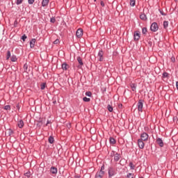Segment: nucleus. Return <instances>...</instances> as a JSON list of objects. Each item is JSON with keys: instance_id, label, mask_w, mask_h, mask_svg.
Masks as SVG:
<instances>
[{"instance_id": "ea45409f", "label": "nucleus", "mask_w": 178, "mask_h": 178, "mask_svg": "<svg viewBox=\"0 0 178 178\" xmlns=\"http://www.w3.org/2000/svg\"><path fill=\"white\" fill-rule=\"evenodd\" d=\"M54 44H59V39H56L54 42Z\"/></svg>"}, {"instance_id": "1a4fd4ad", "label": "nucleus", "mask_w": 178, "mask_h": 178, "mask_svg": "<svg viewBox=\"0 0 178 178\" xmlns=\"http://www.w3.org/2000/svg\"><path fill=\"white\" fill-rule=\"evenodd\" d=\"M138 147H139V148H140V149H143L145 145V144L144 143V140H142L141 139L138 140Z\"/></svg>"}, {"instance_id": "423d86ee", "label": "nucleus", "mask_w": 178, "mask_h": 178, "mask_svg": "<svg viewBox=\"0 0 178 178\" xmlns=\"http://www.w3.org/2000/svg\"><path fill=\"white\" fill-rule=\"evenodd\" d=\"M105 175V171L99 170L95 175V178H102Z\"/></svg>"}, {"instance_id": "f3484780", "label": "nucleus", "mask_w": 178, "mask_h": 178, "mask_svg": "<svg viewBox=\"0 0 178 178\" xmlns=\"http://www.w3.org/2000/svg\"><path fill=\"white\" fill-rule=\"evenodd\" d=\"M48 141L50 144H54L55 139L54 138V136H50L48 138Z\"/></svg>"}, {"instance_id": "49530a36", "label": "nucleus", "mask_w": 178, "mask_h": 178, "mask_svg": "<svg viewBox=\"0 0 178 178\" xmlns=\"http://www.w3.org/2000/svg\"><path fill=\"white\" fill-rule=\"evenodd\" d=\"M25 176H26V177H30V172H26Z\"/></svg>"}, {"instance_id": "72a5a7b5", "label": "nucleus", "mask_w": 178, "mask_h": 178, "mask_svg": "<svg viewBox=\"0 0 178 178\" xmlns=\"http://www.w3.org/2000/svg\"><path fill=\"white\" fill-rule=\"evenodd\" d=\"M27 39V35H23L21 38V40H22V41H26V40Z\"/></svg>"}, {"instance_id": "c756f323", "label": "nucleus", "mask_w": 178, "mask_h": 178, "mask_svg": "<svg viewBox=\"0 0 178 178\" xmlns=\"http://www.w3.org/2000/svg\"><path fill=\"white\" fill-rule=\"evenodd\" d=\"M85 95H86V97H92V93L90 91H88L85 93Z\"/></svg>"}, {"instance_id": "f03ea898", "label": "nucleus", "mask_w": 178, "mask_h": 178, "mask_svg": "<svg viewBox=\"0 0 178 178\" xmlns=\"http://www.w3.org/2000/svg\"><path fill=\"white\" fill-rule=\"evenodd\" d=\"M138 111L139 112H143V106H144V100L140 99L137 104Z\"/></svg>"}, {"instance_id": "f257e3e1", "label": "nucleus", "mask_w": 178, "mask_h": 178, "mask_svg": "<svg viewBox=\"0 0 178 178\" xmlns=\"http://www.w3.org/2000/svg\"><path fill=\"white\" fill-rule=\"evenodd\" d=\"M108 177H113V176L116 175V171L115 170V168L110 167L108 169Z\"/></svg>"}, {"instance_id": "9b49d317", "label": "nucleus", "mask_w": 178, "mask_h": 178, "mask_svg": "<svg viewBox=\"0 0 178 178\" xmlns=\"http://www.w3.org/2000/svg\"><path fill=\"white\" fill-rule=\"evenodd\" d=\"M50 173H51V175H57L58 174V168L56 167H51L50 168Z\"/></svg>"}, {"instance_id": "6e6552de", "label": "nucleus", "mask_w": 178, "mask_h": 178, "mask_svg": "<svg viewBox=\"0 0 178 178\" xmlns=\"http://www.w3.org/2000/svg\"><path fill=\"white\" fill-rule=\"evenodd\" d=\"M113 152V154H111V156L114 155L115 162H119V160L120 159V154H118V153L115 154V152Z\"/></svg>"}, {"instance_id": "2eb2a0df", "label": "nucleus", "mask_w": 178, "mask_h": 178, "mask_svg": "<svg viewBox=\"0 0 178 178\" xmlns=\"http://www.w3.org/2000/svg\"><path fill=\"white\" fill-rule=\"evenodd\" d=\"M48 3H49V0L42 1V6H43V8H45V6H48Z\"/></svg>"}, {"instance_id": "3c124183", "label": "nucleus", "mask_w": 178, "mask_h": 178, "mask_svg": "<svg viewBox=\"0 0 178 178\" xmlns=\"http://www.w3.org/2000/svg\"><path fill=\"white\" fill-rule=\"evenodd\" d=\"M15 24H17V22L16 21L15 22Z\"/></svg>"}, {"instance_id": "a878e982", "label": "nucleus", "mask_w": 178, "mask_h": 178, "mask_svg": "<svg viewBox=\"0 0 178 178\" xmlns=\"http://www.w3.org/2000/svg\"><path fill=\"white\" fill-rule=\"evenodd\" d=\"M29 69V65H27V63H25L24 65V72H26V73H27L28 72V70Z\"/></svg>"}, {"instance_id": "dca6fc26", "label": "nucleus", "mask_w": 178, "mask_h": 178, "mask_svg": "<svg viewBox=\"0 0 178 178\" xmlns=\"http://www.w3.org/2000/svg\"><path fill=\"white\" fill-rule=\"evenodd\" d=\"M23 126H24V122L22 121V120H20L19 122H18V127L19 129H22L23 128Z\"/></svg>"}, {"instance_id": "a19ab883", "label": "nucleus", "mask_w": 178, "mask_h": 178, "mask_svg": "<svg viewBox=\"0 0 178 178\" xmlns=\"http://www.w3.org/2000/svg\"><path fill=\"white\" fill-rule=\"evenodd\" d=\"M102 170V172H104V170H105V165H103L102 167H101V170Z\"/></svg>"}, {"instance_id": "c9c22d12", "label": "nucleus", "mask_w": 178, "mask_h": 178, "mask_svg": "<svg viewBox=\"0 0 178 178\" xmlns=\"http://www.w3.org/2000/svg\"><path fill=\"white\" fill-rule=\"evenodd\" d=\"M168 76H169V74H168V72H163V79H165V77H168Z\"/></svg>"}, {"instance_id": "5701e85b", "label": "nucleus", "mask_w": 178, "mask_h": 178, "mask_svg": "<svg viewBox=\"0 0 178 178\" xmlns=\"http://www.w3.org/2000/svg\"><path fill=\"white\" fill-rule=\"evenodd\" d=\"M10 60L11 62H16V60H17V57H16L15 55H13L10 58Z\"/></svg>"}, {"instance_id": "6ab92c4d", "label": "nucleus", "mask_w": 178, "mask_h": 178, "mask_svg": "<svg viewBox=\"0 0 178 178\" xmlns=\"http://www.w3.org/2000/svg\"><path fill=\"white\" fill-rule=\"evenodd\" d=\"M110 141V144H111L112 145H115V144H116V140H115V138L111 137L109 139Z\"/></svg>"}, {"instance_id": "473e14b6", "label": "nucleus", "mask_w": 178, "mask_h": 178, "mask_svg": "<svg viewBox=\"0 0 178 178\" xmlns=\"http://www.w3.org/2000/svg\"><path fill=\"white\" fill-rule=\"evenodd\" d=\"M142 33L144 35L147 34V28L146 27H144L142 29Z\"/></svg>"}, {"instance_id": "b1692460", "label": "nucleus", "mask_w": 178, "mask_h": 178, "mask_svg": "<svg viewBox=\"0 0 178 178\" xmlns=\"http://www.w3.org/2000/svg\"><path fill=\"white\" fill-rule=\"evenodd\" d=\"M168 26H169V22L164 21L163 22V28L164 29H168Z\"/></svg>"}, {"instance_id": "2f4dec72", "label": "nucleus", "mask_w": 178, "mask_h": 178, "mask_svg": "<svg viewBox=\"0 0 178 178\" xmlns=\"http://www.w3.org/2000/svg\"><path fill=\"white\" fill-rule=\"evenodd\" d=\"M47 84L45 83H42L41 86H40V90H45V86Z\"/></svg>"}, {"instance_id": "c85d7f7f", "label": "nucleus", "mask_w": 178, "mask_h": 178, "mask_svg": "<svg viewBox=\"0 0 178 178\" xmlns=\"http://www.w3.org/2000/svg\"><path fill=\"white\" fill-rule=\"evenodd\" d=\"M3 109H5L6 111H10L11 108H10V105H6L3 107Z\"/></svg>"}, {"instance_id": "37998d69", "label": "nucleus", "mask_w": 178, "mask_h": 178, "mask_svg": "<svg viewBox=\"0 0 178 178\" xmlns=\"http://www.w3.org/2000/svg\"><path fill=\"white\" fill-rule=\"evenodd\" d=\"M100 5H101V6L104 7V6H105V3H104V1H102L100 2Z\"/></svg>"}, {"instance_id": "412c9836", "label": "nucleus", "mask_w": 178, "mask_h": 178, "mask_svg": "<svg viewBox=\"0 0 178 178\" xmlns=\"http://www.w3.org/2000/svg\"><path fill=\"white\" fill-rule=\"evenodd\" d=\"M140 19H141V20H147V15L145 14H141Z\"/></svg>"}, {"instance_id": "7ed1b4c3", "label": "nucleus", "mask_w": 178, "mask_h": 178, "mask_svg": "<svg viewBox=\"0 0 178 178\" xmlns=\"http://www.w3.org/2000/svg\"><path fill=\"white\" fill-rule=\"evenodd\" d=\"M158 29H159L158 24L156 22H153L150 26L151 31H153L154 33H155L158 31Z\"/></svg>"}, {"instance_id": "8fccbe9b", "label": "nucleus", "mask_w": 178, "mask_h": 178, "mask_svg": "<svg viewBox=\"0 0 178 178\" xmlns=\"http://www.w3.org/2000/svg\"><path fill=\"white\" fill-rule=\"evenodd\" d=\"M53 104H54V105H55V104H56V100H54V101L53 102Z\"/></svg>"}, {"instance_id": "39448f33", "label": "nucleus", "mask_w": 178, "mask_h": 178, "mask_svg": "<svg viewBox=\"0 0 178 178\" xmlns=\"http://www.w3.org/2000/svg\"><path fill=\"white\" fill-rule=\"evenodd\" d=\"M149 137V136H148V134H147L145 132H143L140 135V140H142V141H147L148 140Z\"/></svg>"}, {"instance_id": "09e8293b", "label": "nucleus", "mask_w": 178, "mask_h": 178, "mask_svg": "<svg viewBox=\"0 0 178 178\" xmlns=\"http://www.w3.org/2000/svg\"><path fill=\"white\" fill-rule=\"evenodd\" d=\"M13 133V130H10L9 135L10 136Z\"/></svg>"}, {"instance_id": "864d4df0", "label": "nucleus", "mask_w": 178, "mask_h": 178, "mask_svg": "<svg viewBox=\"0 0 178 178\" xmlns=\"http://www.w3.org/2000/svg\"><path fill=\"white\" fill-rule=\"evenodd\" d=\"M139 178H144V177H139Z\"/></svg>"}, {"instance_id": "603ef678", "label": "nucleus", "mask_w": 178, "mask_h": 178, "mask_svg": "<svg viewBox=\"0 0 178 178\" xmlns=\"http://www.w3.org/2000/svg\"><path fill=\"white\" fill-rule=\"evenodd\" d=\"M95 2H97V0H94Z\"/></svg>"}, {"instance_id": "4c0bfd02", "label": "nucleus", "mask_w": 178, "mask_h": 178, "mask_svg": "<svg viewBox=\"0 0 178 178\" xmlns=\"http://www.w3.org/2000/svg\"><path fill=\"white\" fill-rule=\"evenodd\" d=\"M50 22L51 23H55V22H56V19H55V17H51L50 19Z\"/></svg>"}, {"instance_id": "f704fd0d", "label": "nucleus", "mask_w": 178, "mask_h": 178, "mask_svg": "<svg viewBox=\"0 0 178 178\" xmlns=\"http://www.w3.org/2000/svg\"><path fill=\"white\" fill-rule=\"evenodd\" d=\"M23 3V0H17L16 4L17 5H22Z\"/></svg>"}, {"instance_id": "ddd939ff", "label": "nucleus", "mask_w": 178, "mask_h": 178, "mask_svg": "<svg viewBox=\"0 0 178 178\" xmlns=\"http://www.w3.org/2000/svg\"><path fill=\"white\" fill-rule=\"evenodd\" d=\"M76 37H78L79 38H80V37H81L83 35V29H79L77 31H76Z\"/></svg>"}, {"instance_id": "0eeeda50", "label": "nucleus", "mask_w": 178, "mask_h": 178, "mask_svg": "<svg viewBox=\"0 0 178 178\" xmlns=\"http://www.w3.org/2000/svg\"><path fill=\"white\" fill-rule=\"evenodd\" d=\"M97 56L99 62H102V60H104V51L102 50H99Z\"/></svg>"}, {"instance_id": "f8f14e48", "label": "nucleus", "mask_w": 178, "mask_h": 178, "mask_svg": "<svg viewBox=\"0 0 178 178\" xmlns=\"http://www.w3.org/2000/svg\"><path fill=\"white\" fill-rule=\"evenodd\" d=\"M77 60L78 63H79V65H78L79 69H81V67L83 66V65H84V63H83V60L81 58V57H77Z\"/></svg>"}, {"instance_id": "9d476101", "label": "nucleus", "mask_w": 178, "mask_h": 178, "mask_svg": "<svg viewBox=\"0 0 178 178\" xmlns=\"http://www.w3.org/2000/svg\"><path fill=\"white\" fill-rule=\"evenodd\" d=\"M156 143L161 147H163V145H164L163 140H162V138H157L156 140Z\"/></svg>"}, {"instance_id": "4468645a", "label": "nucleus", "mask_w": 178, "mask_h": 178, "mask_svg": "<svg viewBox=\"0 0 178 178\" xmlns=\"http://www.w3.org/2000/svg\"><path fill=\"white\" fill-rule=\"evenodd\" d=\"M35 38L31 39L30 41V48H34V46L35 45Z\"/></svg>"}, {"instance_id": "79ce46f5", "label": "nucleus", "mask_w": 178, "mask_h": 178, "mask_svg": "<svg viewBox=\"0 0 178 178\" xmlns=\"http://www.w3.org/2000/svg\"><path fill=\"white\" fill-rule=\"evenodd\" d=\"M16 108L17 109H18V111H20V106L19 105V104H16Z\"/></svg>"}, {"instance_id": "7c9ffc66", "label": "nucleus", "mask_w": 178, "mask_h": 178, "mask_svg": "<svg viewBox=\"0 0 178 178\" xmlns=\"http://www.w3.org/2000/svg\"><path fill=\"white\" fill-rule=\"evenodd\" d=\"M129 167L131 168V169L132 170H134L135 166H134V164L132 162L129 163Z\"/></svg>"}, {"instance_id": "bb28decb", "label": "nucleus", "mask_w": 178, "mask_h": 178, "mask_svg": "<svg viewBox=\"0 0 178 178\" xmlns=\"http://www.w3.org/2000/svg\"><path fill=\"white\" fill-rule=\"evenodd\" d=\"M83 101L84 102H90V101H91V99L88 98L87 97H85L83 98Z\"/></svg>"}, {"instance_id": "aec40b11", "label": "nucleus", "mask_w": 178, "mask_h": 178, "mask_svg": "<svg viewBox=\"0 0 178 178\" xmlns=\"http://www.w3.org/2000/svg\"><path fill=\"white\" fill-rule=\"evenodd\" d=\"M68 67H69V65L66 63H64L62 64L63 70H67Z\"/></svg>"}, {"instance_id": "a211bd4d", "label": "nucleus", "mask_w": 178, "mask_h": 178, "mask_svg": "<svg viewBox=\"0 0 178 178\" xmlns=\"http://www.w3.org/2000/svg\"><path fill=\"white\" fill-rule=\"evenodd\" d=\"M130 87L132 90V91H136L137 88V85L136 83H131Z\"/></svg>"}, {"instance_id": "393cba45", "label": "nucleus", "mask_w": 178, "mask_h": 178, "mask_svg": "<svg viewBox=\"0 0 178 178\" xmlns=\"http://www.w3.org/2000/svg\"><path fill=\"white\" fill-rule=\"evenodd\" d=\"M107 109H108V112H113V107H112V106H111V104H108V105L107 106Z\"/></svg>"}, {"instance_id": "4be33fe9", "label": "nucleus", "mask_w": 178, "mask_h": 178, "mask_svg": "<svg viewBox=\"0 0 178 178\" xmlns=\"http://www.w3.org/2000/svg\"><path fill=\"white\" fill-rule=\"evenodd\" d=\"M10 56H12V55L10 54V51L8 50L7 51L6 60H9Z\"/></svg>"}, {"instance_id": "20e7f679", "label": "nucleus", "mask_w": 178, "mask_h": 178, "mask_svg": "<svg viewBox=\"0 0 178 178\" xmlns=\"http://www.w3.org/2000/svg\"><path fill=\"white\" fill-rule=\"evenodd\" d=\"M140 37H141V33L140 31H135L134 33V40L135 41H138L140 40Z\"/></svg>"}, {"instance_id": "e433bc0d", "label": "nucleus", "mask_w": 178, "mask_h": 178, "mask_svg": "<svg viewBox=\"0 0 178 178\" xmlns=\"http://www.w3.org/2000/svg\"><path fill=\"white\" fill-rule=\"evenodd\" d=\"M162 16H166V13H163V10H159Z\"/></svg>"}, {"instance_id": "a18cd8bd", "label": "nucleus", "mask_w": 178, "mask_h": 178, "mask_svg": "<svg viewBox=\"0 0 178 178\" xmlns=\"http://www.w3.org/2000/svg\"><path fill=\"white\" fill-rule=\"evenodd\" d=\"M51 121L49 120H47L46 126H48V124H50Z\"/></svg>"}, {"instance_id": "58836bf2", "label": "nucleus", "mask_w": 178, "mask_h": 178, "mask_svg": "<svg viewBox=\"0 0 178 178\" xmlns=\"http://www.w3.org/2000/svg\"><path fill=\"white\" fill-rule=\"evenodd\" d=\"M28 3H29V5H33L34 3V0H28Z\"/></svg>"}, {"instance_id": "de8ad7c7", "label": "nucleus", "mask_w": 178, "mask_h": 178, "mask_svg": "<svg viewBox=\"0 0 178 178\" xmlns=\"http://www.w3.org/2000/svg\"><path fill=\"white\" fill-rule=\"evenodd\" d=\"M123 107V104H120L118 105V108H122Z\"/></svg>"}, {"instance_id": "cd10ccee", "label": "nucleus", "mask_w": 178, "mask_h": 178, "mask_svg": "<svg viewBox=\"0 0 178 178\" xmlns=\"http://www.w3.org/2000/svg\"><path fill=\"white\" fill-rule=\"evenodd\" d=\"M131 6H136V0H130Z\"/></svg>"}, {"instance_id": "c03bdc74", "label": "nucleus", "mask_w": 178, "mask_h": 178, "mask_svg": "<svg viewBox=\"0 0 178 178\" xmlns=\"http://www.w3.org/2000/svg\"><path fill=\"white\" fill-rule=\"evenodd\" d=\"M172 62H176V58L175 57L171 58Z\"/></svg>"}]
</instances>
